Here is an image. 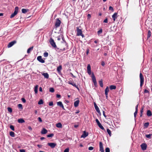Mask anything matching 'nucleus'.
Listing matches in <instances>:
<instances>
[{
    "mask_svg": "<svg viewBox=\"0 0 152 152\" xmlns=\"http://www.w3.org/2000/svg\"><path fill=\"white\" fill-rule=\"evenodd\" d=\"M59 48L57 50L58 52L65 51V50L68 49V44L65 41L62 42L60 45L59 48Z\"/></svg>",
    "mask_w": 152,
    "mask_h": 152,
    "instance_id": "f257e3e1",
    "label": "nucleus"
},
{
    "mask_svg": "<svg viewBox=\"0 0 152 152\" xmlns=\"http://www.w3.org/2000/svg\"><path fill=\"white\" fill-rule=\"evenodd\" d=\"M76 36H81L83 38L85 37V36L83 33L81 29H80L78 27H76Z\"/></svg>",
    "mask_w": 152,
    "mask_h": 152,
    "instance_id": "f03ea898",
    "label": "nucleus"
},
{
    "mask_svg": "<svg viewBox=\"0 0 152 152\" xmlns=\"http://www.w3.org/2000/svg\"><path fill=\"white\" fill-rule=\"evenodd\" d=\"M49 42L51 46L55 48L56 50L57 51L59 49V48L57 47L54 40L52 38L50 39Z\"/></svg>",
    "mask_w": 152,
    "mask_h": 152,
    "instance_id": "7ed1b4c3",
    "label": "nucleus"
},
{
    "mask_svg": "<svg viewBox=\"0 0 152 152\" xmlns=\"http://www.w3.org/2000/svg\"><path fill=\"white\" fill-rule=\"evenodd\" d=\"M19 8L18 7H16L15 8V11L13 13H12L10 16V18H12L16 15L18 12Z\"/></svg>",
    "mask_w": 152,
    "mask_h": 152,
    "instance_id": "20e7f679",
    "label": "nucleus"
},
{
    "mask_svg": "<svg viewBox=\"0 0 152 152\" xmlns=\"http://www.w3.org/2000/svg\"><path fill=\"white\" fill-rule=\"evenodd\" d=\"M61 20L58 18L56 19V22L55 23V27L56 28H57L59 27L61 24Z\"/></svg>",
    "mask_w": 152,
    "mask_h": 152,
    "instance_id": "39448f33",
    "label": "nucleus"
},
{
    "mask_svg": "<svg viewBox=\"0 0 152 152\" xmlns=\"http://www.w3.org/2000/svg\"><path fill=\"white\" fill-rule=\"evenodd\" d=\"M95 121L96 122L97 124L98 125L99 127L102 130H104V128L103 126L101 125L99 120L97 119H96Z\"/></svg>",
    "mask_w": 152,
    "mask_h": 152,
    "instance_id": "423d86ee",
    "label": "nucleus"
},
{
    "mask_svg": "<svg viewBox=\"0 0 152 152\" xmlns=\"http://www.w3.org/2000/svg\"><path fill=\"white\" fill-rule=\"evenodd\" d=\"M47 144L52 148H54L57 145L56 143L51 142H48Z\"/></svg>",
    "mask_w": 152,
    "mask_h": 152,
    "instance_id": "0eeeda50",
    "label": "nucleus"
},
{
    "mask_svg": "<svg viewBox=\"0 0 152 152\" xmlns=\"http://www.w3.org/2000/svg\"><path fill=\"white\" fill-rule=\"evenodd\" d=\"M94 106L95 107V110H96V112L99 114L100 115H101V113H100V111L99 110V108L96 105V103L94 102Z\"/></svg>",
    "mask_w": 152,
    "mask_h": 152,
    "instance_id": "6e6552de",
    "label": "nucleus"
},
{
    "mask_svg": "<svg viewBox=\"0 0 152 152\" xmlns=\"http://www.w3.org/2000/svg\"><path fill=\"white\" fill-rule=\"evenodd\" d=\"M68 83L70 85H72L73 86H74L75 88H77V89L79 90V88H78L77 86L75 84V83H74V82H72L71 81H69L68 82Z\"/></svg>",
    "mask_w": 152,
    "mask_h": 152,
    "instance_id": "1a4fd4ad",
    "label": "nucleus"
},
{
    "mask_svg": "<svg viewBox=\"0 0 152 152\" xmlns=\"http://www.w3.org/2000/svg\"><path fill=\"white\" fill-rule=\"evenodd\" d=\"M37 59L38 61L41 63H44L45 62L44 60L42 58V57L41 56H38Z\"/></svg>",
    "mask_w": 152,
    "mask_h": 152,
    "instance_id": "9d476101",
    "label": "nucleus"
},
{
    "mask_svg": "<svg viewBox=\"0 0 152 152\" xmlns=\"http://www.w3.org/2000/svg\"><path fill=\"white\" fill-rule=\"evenodd\" d=\"M16 41H13L10 42L8 45V48H10L14 44L16 43Z\"/></svg>",
    "mask_w": 152,
    "mask_h": 152,
    "instance_id": "9b49d317",
    "label": "nucleus"
},
{
    "mask_svg": "<svg viewBox=\"0 0 152 152\" xmlns=\"http://www.w3.org/2000/svg\"><path fill=\"white\" fill-rule=\"evenodd\" d=\"M88 135V132H86V131L83 132V134L81 135V137L85 138L87 137Z\"/></svg>",
    "mask_w": 152,
    "mask_h": 152,
    "instance_id": "f8f14e48",
    "label": "nucleus"
},
{
    "mask_svg": "<svg viewBox=\"0 0 152 152\" xmlns=\"http://www.w3.org/2000/svg\"><path fill=\"white\" fill-rule=\"evenodd\" d=\"M117 14L118 13L117 12H115L112 15V18L114 21H115L116 19H117Z\"/></svg>",
    "mask_w": 152,
    "mask_h": 152,
    "instance_id": "ddd939ff",
    "label": "nucleus"
},
{
    "mask_svg": "<svg viewBox=\"0 0 152 152\" xmlns=\"http://www.w3.org/2000/svg\"><path fill=\"white\" fill-rule=\"evenodd\" d=\"M99 151H104L103 147V143L102 142H100L99 143Z\"/></svg>",
    "mask_w": 152,
    "mask_h": 152,
    "instance_id": "4468645a",
    "label": "nucleus"
},
{
    "mask_svg": "<svg viewBox=\"0 0 152 152\" xmlns=\"http://www.w3.org/2000/svg\"><path fill=\"white\" fill-rule=\"evenodd\" d=\"M57 105L58 106L62 107L63 109L65 110L64 105L61 102L59 101L57 102Z\"/></svg>",
    "mask_w": 152,
    "mask_h": 152,
    "instance_id": "2eb2a0df",
    "label": "nucleus"
},
{
    "mask_svg": "<svg viewBox=\"0 0 152 152\" xmlns=\"http://www.w3.org/2000/svg\"><path fill=\"white\" fill-rule=\"evenodd\" d=\"M87 72L89 75H90L91 74V67L90 64H88L87 67Z\"/></svg>",
    "mask_w": 152,
    "mask_h": 152,
    "instance_id": "dca6fc26",
    "label": "nucleus"
},
{
    "mask_svg": "<svg viewBox=\"0 0 152 152\" xmlns=\"http://www.w3.org/2000/svg\"><path fill=\"white\" fill-rule=\"evenodd\" d=\"M62 69V66L61 65H59L58 67H57V70L58 73L59 74L61 73V70Z\"/></svg>",
    "mask_w": 152,
    "mask_h": 152,
    "instance_id": "f3484780",
    "label": "nucleus"
},
{
    "mask_svg": "<svg viewBox=\"0 0 152 152\" xmlns=\"http://www.w3.org/2000/svg\"><path fill=\"white\" fill-rule=\"evenodd\" d=\"M140 86L141 87L142 85V73L141 72L140 73Z\"/></svg>",
    "mask_w": 152,
    "mask_h": 152,
    "instance_id": "a211bd4d",
    "label": "nucleus"
},
{
    "mask_svg": "<svg viewBox=\"0 0 152 152\" xmlns=\"http://www.w3.org/2000/svg\"><path fill=\"white\" fill-rule=\"evenodd\" d=\"M80 101L79 100L76 101L74 103V106L75 107H77L78 106Z\"/></svg>",
    "mask_w": 152,
    "mask_h": 152,
    "instance_id": "6ab92c4d",
    "label": "nucleus"
},
{
    "mask_svg": "<svg viewBox=\"0 0 152 152\" xmlns=\"http://www.w3.org/2000/svg\"><path fill=\"white\" fill-rule=\"evenodd\" d=\"M92 78L93 82L94 83H96V81L95 77L94 76V74H93L92 75Z\"/></svg>",
    "mask_w": 152,
    "mask_h": 152,
    "instance_id": "aec40b11",
    "label": "nucleus"
},
{
    "mask_svg": "<svg viewBox=\"0 0 152 152\" xmlns=\"http://www.w3.org/2000/svg\"><path fill=\"white\" fill-rule=\"evenodd\" d=\"M48 132V131L47 129L45 128H43L41 132V133L43 134H46Z\"/></svg>",
    "mask_w": 152,
    "mask_h": 152,
    "instance_id": "412c9836",
    "label": "nucleus"
},
{
    "mask_svg": "<svg viewBox=\"0 0 152 152\" xmlns=\"http://www.w3.org/2000/svg\"><path fill=\"white\" fill-rule=\"evenodd\" d=\"M147 115L148 117L151 116L152 115L151 112L150 110H147Z\"/></svg>",
    "mask_w": 152,
    "mask_h": 152,
    "instance_id": "4be33fe9",
    "label": "nucleus"
},
{
    "mask_svg": "<svg viewBox=\"0 0 152 152\" xmlns=\"http://www.w3.org/2000/svg\"><path fill=\"white\" fill-rule=\"evenodd\" d=\"M42 75L44 76V77L46 78H49V75L47 73H43Z\"/></svg>",
    "mask_w": 152,
    "mask_h": 152,
    "instance_id": "5701e85b",
    "label": "nucleus"
},
{
    "mask_svg": "<svg viewBox=\"0 0 152 152\" xmlns=\"http://www.w3.org/2000/svg\"><path fill=\"white\" fill-rule=\"evenodd\" d=\"M29 11L28 9H22V12L23 13H26Z\"/></svg>",
    "mask_w": 152,
    "mask_h": 152,
    "instance_id": "b1692460",
    "label": "nucleus"
},
{
    "mask_svg": "<svg viewBox=\"0 0 152 152\" xmlns=\"http://www.w3.org/2000/svg\"><path fill=\"white\" fill-rule=\"evenodd\" d=\"M34 48V46H32L31 47L29 48L27 50V53H29L31 52V51L33 50Z\"/></svg>",
    "mask_w": 152,
    "mask_h": 152,
    "instance_id": "393cba45",
    "label": "nucleus"
},
{
    "mask_svg": "<svg viewBox=\"0 0 152 152\" xmlns=\"http://www.w3.org/2000/svg\"><path fill=\"white\" fill-rule=\"evenodd\" d=\"M38 85H37L35 87L34 89V91L35 92V93L37 94L38 92Z\"/></svg>",
    "mask_w": 152,
    "mask_h": 152,
    "instance_id": "a878e982",
    "label": "nucleus"
},
{
    "mask_svg": "<svg viewBox=\"0 0 152 152\" xmlns=\"http://www.w3.org/2000/svg\"><path fill=\"white\" fill-rule=\"evenodd\" d=\"M138 104L136 106V107H135L136 111H135V112L134 113V116L135 117L136 115L137 114V111H138Z\"/></svg>",
    "mask_w": 152,
    "mask_h": 152,
    "instance_id": "bb28decb",
    "label": "nucleus"
},
{
    "mask_svg": "<svg viewBox=\"0 0 152 152\" xmlns=\"http://www.w3.org/2000/svg\"><path fill=\"white\" fill-rule=\"evenodd\" d=\"M18 122L19 123H22L25 122L24 120L22 118L19 119L18 120Z\"/></svg>",
    "mask_w": 152,
    "mask_h": 152,
    "instance_id": "cd10ccee",
    "label": "nucleus"
},
{
    "mask_svg": "<svg viewBox=\"0 0 152 152\" xmlns=\"http://www.w3.org/2000/svg\"><path fill=\"white\" fill-rule=\"evenodd\" d=\"M110 88L111 90L115 89L116 88V86L113 85H111L110 86Z\"/></svg>",
    "mask_w": 152,
    "mask_h": 152,
    "instance_id": "c85d7f7f",
    "label": "nucleus"
},
{
    "mask_svg": "<svg viewBox=\"0 0 152 152\" xmlns=\"http://www.w3.org/2000/svg\"><path fill=\"white\" fill-rule=\"evenodd\" d=\"M56 126L58 128H61L62 127V125L60 123L57 124Z\"/></svg>",
    "mask_w": 152,
    "mask_h": 152,
    "instance_id": "c756f323",
    "label": "nucleus"
},
{
    "mask_svg": "<svg viewBox=\"0 0 152 152\" xmlns=\"http://www.w3.org/2000/svg\"><path fill=\"white\" fill-rule=\"evenodd\" d=\"M109 91V89L108 86H107L105 90V94H107Z\"/></svg>",
    "mask_w": 152,
    "mask_h": 152,
    "instance_id": "7c9ffc66",
    "label": "nucleus"
},
{
    "mask_svg": "<svg viewBox=\"0 0 152 152\" xmlns=\"http://www.w3.org/2000/svg\"><path fill=\"white\" fill-rule=\"evenodd\" d=\"M147 145L146 143H143V151L145 150L147 148Z\"/></svg>",
    "mask_w": 152,
    "mask_h": 152,
    "instance_id": "2f4dec72",
    "label": "nucleus"
},
{
    "mask_svg": "<svg viewBox=\"0 0 152 152\" xmlns=\"http://www.w3.org/2000/svg\"><path fill=\"white\" fill-rule=\"evenodd\" d=\"M15 133L14 132L11 131L10 132V135L12 137H15Z\"/></svg>",
    "mask_w": 152,
    "mask_h": 152,
    "instance_id": "473e14b6",
    "label": "nucleus"
},
{
    "mask_svg": "<svg viewBox=\"0 0 152 152\" xmlns=\"http://www.w3.org/2000/svg\"><path fill=\"white\" fill-rule=\"evenodd\" d=\"M149 123L148 122L145 123L144 124V126L145 128H147L148 127L149 125Z\"/></svg>",
    "mask_w": 152,
    "mask_h": 152,
    "instance_id": "72a5a7b5",
    "label": "nucleus"
},
{
    "mask_svg": "<svg viewBox=\"0 0 152 152\" xmlns=\"http://www.w3.org/2000/svg\"><path fill=\"white\" fill-rule=\"evenodd\" d=\"M99 83L100 86L102 87H103V83L102 82V80H101L99 81Z\"/></svg>",
    "mask_w": 152,
    "mask_h": 152,
    "instance_id": "f704fd0d",
    "label": "nucleus"
},
{
    "mask_svg": "<svg viewBox=\"0 0 152 152\" xmlns=\"http://www.w3.org/2000/svg\"><path fill=\"white\" fill-rule=\"evenodd\" d=\"M107 131L108 133L110 135V136H111V131L109 129H107Z\"/></svg>",
    "mask_w": 152,
    "mask_h": 152,
    "instance_id": "c9c22d12",
    "label": "nucleus"
},
{
    "mask_svg": "<svg viewBox=\"0 0 152 152\" xmlns=\"http://www.w3.org/2000/svg\"><path fill=\"white\" fill-rule=\"evenodd\" d=\"M152 135V134H146L145 135V137L149 139H151V136Z\"/></svg>",
    "mask_w": 152,
    "mask_h": 152,
    "instance_id": "e433bc0d",
    "label": "nucleus"
},
{
    "mask_svg": "<svg viewBox=\"0 0 152 152\" xmlns=\"http://www.w3.org/2000/svg\"><path fill=\"white\" fill-rule=\"evenodd\" d=\"M18 107L21 110H22L23 109V106L22 104H19L18 105Z\"/></svg>",
    "mask_w": 152,
    "mask_h": 152,
    "instance_id": "4c0bfd02",
    "label": "nucleus"
},
{
    "mask_svg": "<svg viewBox=\"0 0 152 152\" xmlns=\"http://www.w3.org/2000/svg\"><path fill=\"white\" fill-rule=\"evenodd\" d=\"M148 36H147V38H148L151 37V32L150 31V30L148 31Z\"/></svg>",
    "mask_w": 152,
    "mask_h": 152,
    "instance_id": "58836bf2",
    "label": "nucleus"
},
{
    "mask_svg": "<svg viewBox=\"0 0 152 152\" xmlns=\"http://www.w3.org/2000/svg\"><path fill=\"white\" fill-rule=\"evenodd\" d=\"M44 103L42 99L40 100L38 102V104L39 105L43 104Z\"/></svg>",
    "mask_w": 152,
    "mask_h": 152,
    "instance_id": "ea45409f",
    "label": "nucleus"
},
{
    "mask_svg": "<svg viewBox=\"0 0 152 152\" xmlns=\"http://www.w3.org/2000/svg\"><path fill=\"white\" fill-rule=\"evenodd\" d=\"M8 111L10 113H11L12 112V109L10 107H8L7 108Z\"/></svg>",
    "mask_w": 152,
    "mask_h": 152,
    "instance_id": "a19ab883",
    "label": "nucleus"
},
{
    "mask_svg": "<svg viewBox=\"0 0 152 152\" xmlns=\"http://www.w3.org/2000/svg\"><path fill=\"white\" fill-rule=\"evenodd\" d=\"M43 55L45 57H47L48 56V52H45L44 53Z\"/></svg>",
    "mask_w": 152,
    "mask_h": 152,
    "instance_id": "79ce46f5",
    "label": "nucleus"
},
{
    "mask_svg": "<svg viewBox=\"0 0 152 152\" xmlns=\"http://www.w3.org/2000/svg\"><path fill=\"white\" fill-rule=\"evenodd\" d=\"M49 91L51 92H53L54 91V90L53 88H50L49 89Z\"/></svg>",
    "mask_w": 152,
    "mask_h": 152,
    "instance_id": "37998d69",
    "label": "nucleus"
},
{
    "mask_svg": "<svg viewBox=\"0 0 152 152\" xmlns=\"http://www.w3.org/2000/svg\"><path fill=\"white\" fill-rule=\"evenodd\" d=\"M102 29H100L99 30L97 31L98 34H99L102 33Z\"/></svg>",
    "mask_w": 152,
    "mask_h": 152,
    "instance_id": "c03bdc74",
    "label": "nucleus"
},
{
    "mask_svg": "<svg viewBox=\"0 0 152 152\" xmlns=\"http://www.w3.org/2000/svg\"><path fill=\"white\" fill-rule=\"evenodd\" d=\"M53 136L54 134H51L47 135V137H53Z\"/></svg>",
    "mask_w": 152,
    "mask_h": 152,
    "instance_id": "a18cd8bd",
    "label": "nucleus"
},
{
    "mask_svg": "<svg viewBox=\"0 0 152 152\" xmlns=\"http://www.w3.org/2000/svg\"><path fill=\"white\" fill-rule=\"evenodd\" d=\"M48 104L50 106H53V102L52 101L49 102Z\"/></svg>",
    "mask_w": 152,
    "mask_h": 152,
    "instance_id": "49530a36",
    "label": "nucleus"
},
{
    "mask_svg": "<svg viewBox=\"0 0 152 152\" xmlns=\"http://www.w3.org/2000/svg\"><path fill=\"white\" fill-rule=\"evenodd\" d=\"M10 128L12 130L14 131L15 129L14 127L13 126L11 125L10 126Z\"/></svg>",
    "mask_w": 152,
    "mask_h": 152,
    "instance_id": "de8ad7c7",
    "label": "nucleus"
},
{
    "mask_svg": "<svg viewBox=\"0 0 152 152\" xmlns=\"http://www.w3.org/2000/svg\"><path fill=\"white\" fill-rule=\"evenodd\" d=\"M105 152H110V149L109 148H105Z\"/></svg>",
    "mask_w": 152,
    "mask_h": 152,
    "instance_id": "09e8293b",
    "label": "nucleus"
},
{
    "mask_svg": "<svg viewBox=\"0 0 152 152\" xmlns=\"http://www.w3.org/2000/svg\"><path fill=\"white\" fill-rule=\"evenodd\" d=\"M109 10H111L112 12H113V11H114V9H113V8L112 7H111V6L109 7Z\"/></svg>",
    "mask_w": 152,
    "mask_h": 152,
    "instance_id": "8fccbe9b",
    "label": "nucleus"
},
{
    "mask_svg": "<svg viewBox=\"0 0 152 152\" xmlns=\"http://www.w3.org/2000/svg\"><path fill=\"white\" fill-rule=\"evenodd\" d=\"M140 116L141 117L142 116V107H141V110H140Z\"/></svg>",
    "mask_w": 152,
    "mask_h": 152,
    "instance_id": "3c124183",
    "label": "nucleus"
},
{
    "mask_svg": "<svg viewBox=\"0 0 152 152\" xmlns=\"http://www.w3.org/2000/svg\"><path fill=\"white\" fill-rule=\"evenodd\" d=\"M69 149L68 148H66L64 151V152H69Z\"/></svg>",
    "mask_w": 152,
    "mask_h": 152,
    "instance_id": "603ef678",
    "label": "nucleus"
},
{
    "mask_svg": "<svg viewBox=\"0 0 152 152\" xmlns=\"http://www.w3.org/2000/svg\"><path fill=\"white\" fill-rule=\"evenodd\" d=\"M93 149H94V148L92 146L89 147L88 148V150H90V151L92 150Z\"/></svg>",
    "mask_w": 152,
    "mask_h": 152,
    "instance_id": "864d4df0",
    "label": "nucleus"
},
{
    "mask_svg": "<svg viewBox=\"0 0 152 152\" xmlns=\"http://www.w3.org/2000/svg\"><path fill=\"white\" fill-rule=\"evenodd\" d=\"M21 100L24 103L26 102V100L24 98H22L21 99Z\"/></svg>",
    "mask_w": 152,
    "mask_h": 152,
    "instance_id": "5fc2aeb1",
    "label": "nucleus"
},
{
    "mask_svg": "<svg viewBox=\"0 0 152 152\" xmlns=\"http://www.w3.org/2000/svg\"><path fill=\"white\" fill-rule=\"evenodd\" d=\"M104 22L105 23H108V20L107 18H105L104 20Z\"/></svg>",
    "mask_w": 152,
    "mask_h": 152,
    "instance_id": "6e6d98bb",
    "label": "nucleus"
},
{
    "mask_svg": "<svg viewBox=\"0 0 152 152\" xmlns=\"http://www.w3.org/2000/svg\"><path fill=\"white\" fill-rule=\"evenodd\" d=\"M20 152H26V151L24 149H22L20 150Z\"/></svg>",
    "mask_w": 152,
    "mask_h": 152,
    "instance_id": "4d7b16f0",
    "label": "nucleus"
},
{
    "mask_svg": "<svg viewBox=\"0 0 152 152\" xmlns=\"http://www.w3.org/2000/svg\"><path fill=\"white\" fill-rule=\"evenodd\" d=\"M38 120L40 122H42V119L40 117H39L38 118Z\"/></svg>",
    "mask_w": 152,
    "mask_h": 152,
    "instance_id": "13d9d810",
    "label": "nucleus"
},
{
    "mask_svg": "<svg viewBox=\"0 0 152 152\" xmlns=\"http://www.w3.org/2000/svg\"><path fill=\"white\" fill-rule=\"evenodd\" d=\"M144 92L145 93H149L148 91L146 89L145 90Z\"/></svg>",
    "mask_w": 152,
    "mask_h": 152,
    "instance_id": "bf43d9fd",
    "label": "nucleus"
},
{
    "mask_svg": "<svg viewBox=\"0 0 152 152\" xmlns=\"http://www.w3.org/2000/svg\"><path fill=\"white\" fill-rule=\"evenodd\" d=\"M101 65L102 66H104L105 65V63L104 62L102 61V62H101Z\"/></svg>",
    "mask_w": 152,
    "mask_h": 152,
    "instance_id": "052dcab7",
    "label": "nucleus"
},
{
    "mask_svg": "<svg viewBox=\"0 0 152 152\" xmlns=\"http://www.w3.org/2000/svg\"><path fill=\"white\" fill-rule=\"evenodd\" d=\"M61 97V95L60 94H57L56 95V97L58 98H60Z\"/></svg>",
    "mask_w": 152,
    "mask_h": 152,
    "instance_id": "680f3d73",
    "label": "nucleus"
},
{
    "mask_svg": "<svg viewBox=\"0 0 152 152\" xmlns=\"http://www.w3.org/2000/svg\"><path fill=\"white\" fill-rule=\"evenodd\" d=\"M103 115L104 116L105 118H106L107 116H106V115L105 114V112L104 111H103Z\"/></svg>",
    "mask_w": 152,
    "mask_h": 152,
    "instance_id": "e2e57ef3",
    "label": "nucleus"
},
{
    "mask_svg": "<svg viewBox=\"0 0 152 152\" xmlns=\"http://www.w3.org/2000/svg\"><path fill=\"white\" fill-rule=\"evenodd\" d=\"M87 17L88 18H90L91 17V15L90 14H88L87 15Z\"/></svg>",
    "mask_w": 152,
    "mask_h": 152,
    "instance_id": "0e129e2a",
    "label": "nucleus"
},
{
    "mask_svg": "<svg viewBox=\"0 0 152 152\" xmlns=\"http://www.w3.org/2000/svg\"><path fill=\"white\" fill-rule=\"evenodd\" d=\"M39 91H40L42 92V88L41 87H40L39 88Z\"/></svg>",
    "mask_w": 152,
    "mask_h": 152,
    "instance_id": "69168bd1",
    "label": "nucleus"
},
{
    "mask_svg": "<svg viewBox=\"0 0 152 152\" xmlns=\"http://www.w3.org/2000/svg\"><path fill=\"white\" fill-rule=\"evenodd\" d=\"M99 41L98 40H96L94 41V42L95 43H97Z\"/></svg>",
    "mask_w": 152,
    "mask_h": 152,
    "instance_id": "338daca9",
    "label": "nucleus"
},
{
    "mask_svg": "<svg viewBox=\"0 0 152 152\" xmlns=\"http://www.w3.org/2000/svg\"><path fill=\"white\" fill-rule=\"evenodd\" d=\"M28 129L30 130H32L31 127L30 126H29L28 127Z\"/></svg>",
    "mask_w": 152,
    "mask_h": 152,
    "instance_id": "774afa93",
    "label": "nucleus"
}]
</instances>
